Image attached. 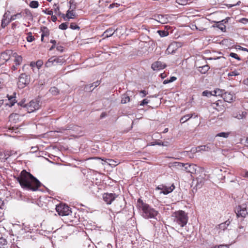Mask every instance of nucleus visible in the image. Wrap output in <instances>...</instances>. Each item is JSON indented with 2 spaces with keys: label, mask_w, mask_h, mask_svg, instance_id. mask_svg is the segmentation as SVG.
Instances as JSON below:
<instances>
[{
  "label": "nucleus",
  "mask_w": 248,
  "mask_h": 248,
  "mask_svg": "<svg viewBox=\"0 0 248 248\" xmlns=\"http://www.w3.org/2000/svg\"><path fill=\"white\" fill-rule=\"evenodd\" d=\"M16 180L22 188L32 191L37 190L41 185L38 180L25 170L21 172Z\"/></svg>",
  "instance_id": "obj_1"
},
{
  "label": "nucleus",
  "mask_w": 248,
  "mask_h": 248,
  "mask_svg": "<svg viewBox=\"0 0 248 248\" xmlns=\"http://www.w3.org/2000/svg\"><path fill=\"white\" fill-rule=\"evenodd\" d=\"M137 207L140 215L145 219H156L158 214L157 211L148 204L139 199L137 203Z\"/></svg>",
  "instance_id": "obj_2"
},
{
  "label": "nucleus",
  "mask_w": 248,
  "mask_h": 248,
  "mask_svg": "<svg viewBox=\"0 0 248 248\" xmlns=\"http://www.w3.org/2000/svg\"><path fill=\"white\" fill-rule=\"evenodd\" d=\"M174 222L181 227H184L188 222L187 214L182 210L174 212L172 215Z\"/></svg>",
  "instance_id": "obj_3"
},
{
  "label": "nucleus",
  "mask_w": 248,
  "mask_h": 248,
  "mask_svg": "<svg viewBox=\"0 0 248 248\" xmlns=\"http://www.w3.org/2000/svg\"><path fill=\"white\" fill-rule=\"evenodd\" d=\"M235 212L238 217H245L248 214V202L237 206Z\"/></svg>",
  "instance_id": "obj_4"
},
{
  "label": "nucleus",
  "mask_w": 248,
  "mask_h": 248,
  "mask_svg": "<svg viewBox=\"0 0 248 248\" xmlns=\"http://www.w3.org/2000/svg\"><path fill=\"white\" fill-rule=\"evenodd\" d=\"M40 106V101L37 99H35L31 101L29 104H26L25 107L28 113H31L38 110Z\"/></svg>",
  "instance_id": "obj_5"
},
{
  "label": "nucleus",
  "mask_w": 248,
  "mask_h": 248,
  "mask_svg": "<svg viewBox=\"0 0 248 248\" xmlns=\"http://www.w3.org/2000/svg\"><path fill=\"white\" fill-rule=\"evenodd\" d=\"M56 210L60 216H68L71 211L69 206L65 204H60L56 207Z\"/></svg>",
  "instance_id": "obj_6"
},
{
  "label": "nucleus",
  "mask_w": 248,
  "mask_h": 248,
  "mask_svg": "<svg viewBox=\"0 0 248 248\" xmlns=\"http://www.w3.org/2000/svg\"><path fill=\"white\" fill-rule=\"evenodd\" d=\"M182 46V43L175 41L172 42L168 46L165 53L167 54H173L179 48Z\"/></svg>",
  "instance_id": "obj_7"
},
{
  "label": "nucleus",
  "mask_w": 248,
  "mask_h": 248,
  "mask_svg": "<svg viewBox=\"0 0 248 248\" xmlns=\"http://www.w3.org/2000/svg\"><path fill=\"white\" fill-rule=\"evenodd\" d=\"M29 77L25 74H21L18 78V81L17 82L18 87L20 89H23L29 83Z\"/></svg>",
  "instance_id": "obj_8"
},
{
  "label": "nucleus",
  "mask_w": 248,
  "mask_h": 248,
  "mask_svg": "<svg viewBox=\"0 0 248 248\" xmlns=\"http://www.w3.org/2000/svg\"><path fill=\"white\" fill-rule=\"evenodd\" d=\"M117 196L115 193H106L103 195V200L108 204H110Z\"/></svg>",
  "instance_id": "obj_9"
},
{
  "label": "nucleus",
  "mask_w": 248,
  "mask_h": 248,
  "mask_svg": "<svg viewBox=\"0 0 248 248\" xmlns=\"http://www.w3.org/2000/svg\"><path fill=\"white\" fill-rule=\"evenodd\" d=\"M13 51L11 50H7L2 52L0 55V62H7L12 58Z\"/></svg>",
  "instance_id": "obj_10"
},
{
  "label": "nucleus",
  "mask_w": 248,
  "mask_h": 248,
  "mask_svg": "<svg viewBox=\"0 0 248 248\" xmlns=\"http://www.w3.org/2000/svg\"><path fill=\"white\" fill-rule=\"evenodd\" d=\"M183 170L191 174L195 173L198 168L194 164L184 163Z\"/></svg>",
  "instance_id": "obj_11"
},
{
  "label": "nucleus",
  "mask_w": 248,
  "mask_h": 248,
  "mask_svg": "<svg viewBox=\"0 0 248 248\" xmlns=\"http://www.w3.org/2000/svg\"><path fill=\"white\" fill-rule=\"evenodd\" d=\"M10 15V12L9 11H7V12H6L4 13V14L3 16L2 19L1 20V26L2 28H4L11 21L10 18H9Z\"/></svg>",
  "instance_id": "obj_12"
},
{
  "label": "nucleus",
  "mask_w": 248,
  "mask_h": 248,
  "mask_svg": "<svg viewBox=\"0 0 248 248\" xmlns=\"http://www.w3.org/2000/svg\"><path fill=\"white\" fill-rule=\"evenodd\" d=\"M213 148V144L211 143H208L205 145H201L197 147L195 149V151L196 152L201 151H208L212 150Z\"/></svg>",
  "instance_id": "obj_13"
},
{
  "label": "nucleus",
  "mask_w": 248,
  "mask_h": 248,
  "mask_svg": "<svg viewBox=\"0 0 248 248\" xmlns=\"http://www.w3.org/2000/svg\"><path fill=\"white\" fill-rule=\"evenodd\" d=\"M41 31L42 32L41 41L46 42V41L45 40V38L48 37L49 35V30L46 27L42 26L41 27Z\"/></svg>",
  "instance_id": "obj_14"
},
{
  "label": "nucleus",
  "mask_w": 248,
  "mask_h": 248,
  "mask_svg": "<svg viewBox=\"0 0 248 248\" xmlns=\"http://www.w3.org/2000/svg\"><path fill=\"white\" fill-rule=\"evenodd\" d=\"M226 2V5L228 7H232L236 5H239L241 1L240 0H225Z\"/></svg>",
  "instance_id": "obj_15"
},
{
  "label": "nucleus",
  "mask_w": 248,
  "mask_h": 248,
  "mask_svg": "<svg viewBox=\"0 0 248 248\" xmlns=\"http://www.w3.org/2000/svg\"><path fill=\"white\" fill-rule=\"evenodd\" d=\"M166 66V64L162 63H153L151 67L153 70L158 71L164 69Z\"/></svg>",
  "instance_id": "obj_16"
},
{
  "label": "nucleus",
  "mask_w": 248,
  "mask_h": 248,
  "mask_svg": "<svg viewBox=\"0 0 248 248\" xmlns=\"http://www.w3.org/2000/svg\"><path fill=\"white\" fill-rule=\"evenodd\" d=\"M174 188L175 186L173 185V184H172L171 186L169 187L162 186V191L160 192V193H163L165 195H167L171 192L174 190Z\"/></svg>",
  "instance_id": "obj_17"
},
{
  "label": "nucleus",
  "mask_w": 248,
  "mask_h": 248,
  "mask_svg": "<svg viewBox=\"0 0 248 248\" xmlns=\"http://www.w3.org/2000/svg\"><path fill=\"white\" fill-rule=\"evenodd\" d=\"M222 98L225 102L230 103L233 100V95L231 93L225 92Z\"/></svg>",
  "instance_id": "obj_18"
},
{
  "label": "nucleus",
  "mask_w": 248,
  "mask_h": 248,
  "mask_svg": "<svg viewBox=\"0 0 248 248\" xmlns=\"http://www.w3.org/2000/svg\"><path fill=\"white\" fill-rule=\"evenodd\" d=\"M62 17L64 19H65V17L67 18L68 19L74 18L76 17V14L74 12L73 10H72L71 11L69 10L67 11L66 15H62Z\"/></svg>",
  "instance_id": "obj_19"
},
{
  "label": "nucleus",
  "mask_w": 248,
  "mask_h": 248,
  "mask_svg": "<svg viewBox=\"0 0 248 248\" xmlns=\"http://www.w3.org/2000/svg\"><path fill=\"white\" fill-rule=\"evenodd\" d=\"M115 31V30L112 28L107 29L102 34L104 38H108L111 36Z\"/></svg>",
  "instance_id": "obj_20"
},
{
  "label": "nucleus",
  "mask_w": 248,
  "mask_h": 248,
  "mask_svg": "<svg viewBox=\"0 0 248 248\" xmlns=\"http://www.w3.org/2000/svg\"><path fill=\"white\" fill-rule=\"evenodd\" d=\"M198 70L202 74H205L209 69L210 67L208 65L205 64L202 66H200L198 68Z\"/></svg>",
  "instance_id": "obj_21"
},
{
  "label": "nucleus",
  "mask_w": 248,
  "mask_h": 248,
  "mask_svg": "<svg viewBox=\"0 0 248 248\" xmlns=\"http://www.w3.org/2000/svg\"><path fill=\"white\" fill-rule=\"evenodd\" d=\"M194 113H191V114H188L186 115H185V116L181 117V118L180 120V122L181 124H183L186 121H187L188 120H189L190 118H191Z\"/></svg>",
  "instance_id": "obj_22"
},
{
  "label": "nucleus",
  "mask_w": 248,
  "mask_h": 248,
  "mask_svg": "<svg viewBox=\"0 0 248 248\" xmlns=\"http://www.w3.org/2000/svg\"><path fill=\"white\" fill-rule=\"evenodd\" d=\"M184 163L178 162H175L171 164V167L173 168L181 170H183Z\"/></svg>",
  "instance_id": "obj_23"
},
{
  "label": "nucleus",
  "mask_w": 248,
  "mask_h": 248,
  "mask_svg": "<svg viewBox=\"0 0 248 248\" xmlns=\"http://www.w3.org/2000/svg\"><path fill=\"white\" fill-rule=\"evenodd\" d=\"M12 57L14 58V62H21L22 61V56L21 55H19L16 52H13Z\"/></svg>",
  "instance_id": "obj_24"
},
{
  "label": "nucleus",
  "mask_w": 248,
  "mask_h": 248,
  "mask_svg": "<svg viewBox=\"0 0 248 248\" xmlns=\"http://www.w3.org/2000/svg\"><path fill=\"white\" fill-rule=\"evenodd\" d=\"M213 95L215 96H220L222 97L224 93H225V90L219 89H216L213 91Z\"/></svg>",
  "instance_id": "obj_25"
},
{
  "label": "nucleus",
  "mask_w": 248,
  "mask_h": 248,
  "mask_svg": "<svg viewBox=\"0 0 248 248\" xmlns=\"http://www.w3.org/2000/svg\"><path fill=\"white\" fill-rule=\"evenodd\" d=\"M223 20L217 22V24L216 25V27L218 28L221 31H226V27L225 25H224V23H223Z\"/></svg>",
  "instance_id": "obj_26"
},
{
  "label": "nucleus",
  "mask_w": 248,
  "mask_h": 248,
  "mask_svg": "<svg viewBox=\"0 0 248 248\" xmlns=\"http://www.w3.org/2000/svg\"><path fill=\"white\" fill-rule=\"evenodd\" d=\"M16 95V93H14L12 95H7L8 99L10 101V103L11 104V106H13L16 102V99H15Z\"/></svg>",
  "instance_id": "obj_27"
},
{
  "label": "nucleus",
  "mask_w": 248,
  "mask_h": 248,
  "mask_svg": "<svg viewBox=\"0 0 248 248\" xmlns=\"http://www.w3.org/2000/svg\"><path fill=\"white\" fill-rule=\"evenodd\" d=\"M26 40L28 42H32L35 40L34 36H33L32 32H29L27 33Z\"/></svg>",
  "instance_id": "obj_28"
},
{
  "label": "nucleus",
  "mask_w": 248,
  "mask_h": 248,
  "mask_svg": "<svg viewBox=\"0 0 248 248\" xmlns=\"http://www.w3.org/2000/svg\"><path fill=\"white\" fill-rule=\"evenodd\" d=\"M49 93L53 95H56L59 93V91L57 88L53 87L50 88L49 90Z\"/></svg>",
  "instance_id": "obj_29"
},
{
  "label": "nucleus",
  "mask_w": 248,
  "mask_h": 248,
  "mask_svg": "<svg viewBox=\"0 0 248 248\" xmlns=\"http://www.w3.org/2000/svg\"><path fill=\"white\" fill-rule=\"evenodd\" d=\"M6 155L8 158L11 156L16 155H17V152L14 150H6Z\"/></svg>",
  "instance_id": "obj_30"
},
{
  "label": "nucleus",
  "mask_w": 248,
  "mask_h": 248,
  "mask_svg": "<svg viewBox=\"0 0 248 248\" xmlns=\"http://www.w3.org/2000/svg\"><path fill=\"white\" fill-rule=\"evenodd\" d=\"M230 134V132H220L216 135V137H219L227 138Z\"/></svg>",
  "instance_id": "obj_31"
},
{
  "label": "nucleus",
  "mask_w": 248,
  "mask_h": 248,
  "mask_svg": "<svg viewBox=\"0 0 248 248\" xmlns=\"http://www.w3.org/2000/svg\"><path fill=\"white\" fill-rule=\"evenodd\" d=\"M29 6L32 8H37L39 6V3L37 1L32 0L30 2Z\"/></svg>",
  "instance_id": "obj_32"
},
{
  "label": "nucleus",
  "mask_w": 248,
  "mask_h": 248,
  "mask_svg": "<svg viewBox=\"0 0 248 248\" xmlns=\"http://www.w3.org/2000/svg\"><path fill=\"white\" fill-rule=\"evenodd\" d=\"M130 101V98L129 97L125 94H124L123 95V97L122 98L121 100V103L122 104H125L128 102H129Z\"/></svg>",
  "instance_id": "obj_33"
},
{
  "label": "nucleus",
  "mask_w": 248,
  "mask_h": 248,
  "mask_svg": "<svg viewBox=\"0 0 248 248\" xmlns=\"http://www.w3.org/2000/svg\"><path fill=\"white\" fill-rule=\"evenodd\" d=\"M157 32L161 37H165L169 35L168 31L164 30H159Z\"/></svg>",
  "instance_id": "obj_34"
},
{
  "label": "nucleus",
  "mask_w": 248,
  "mask_h": 248,
  "mask_svg": "<svg viewBox=\"0 0 248 248\" xmlns=\"http://www.w3.org/2000/svg\"><path fill=\"white\" fill-rule=\"evenodd\" d=\"M21 17H22L21 13H17L16 14L12 16L10 18L12 21L16 20L17 18H20Z\"/></svg>",
  "instance_id": "obj_35"
},
{
  "label": "nucleus",
  "mask_w": 248,
  "mask_h": 248,
  "mask_svg": "<svg viewBox=\"0 0 248 248\" xmlns=\"http://www.w3.org/2000/svg\"><path fill=\"white\" fill-rule=\"evenodd\" d=\"M6 152L5 151L2 152H0V159L3 161H5L8 159V157H7V155H6Z\"/></svg>",
  "instance_id": "obj_36"
},
{
  "label": "nucleus",
  "mask_w": 248,
  "mask_h": 248,
  "mask_svg": "<svg viewBox=\"0 0 248 248\" xmlns=\"http://www.w3.org/2000/svg\"><path fill=\"white\" fill-rule=\"evenodd\" d=\"M61 60L59 58H57L56 57H54L52 58H50L47 62H61L60 61Z\"/></svg>",
  "instance_id": "obj_37"
},
{
  "label": "nucleus",
  "mask_w": 248,
  "mask_h": 248,
  "mask_svg": "<svg viewBox=\"0 0 248 248\" xmlns=\"http://www.w3.org/2000/svg\"><path fill=\"white\" fill-rule=\"evenodd\" d=\"M202 95L204 96H211V95H213V91L210 92L207 90H205L202 92Z\"/></svg>",
  "instance_id": "obj_38"
},
{
  "label": "nucleus",
  "mask_w": 248,
  "mask_h": 248,
  "mask_svg": "<svg viewBox=\"0 0 248 248\" xmlns=\"http://www.w3.org/2000/svg\"><path fill=\"white\" fill-rule=\"evenodd\" d=\"M68 28V23H63L59 25V29L64 30L67 29Z\"/></svg>",
  "instance_id": "obj_39"
},
{
  "label": "nucleus",
  "mask_w": 248,
  "mask_h": 248,
  "mask_svg": "<svg viewBox=\"0 0 248 248\" xmlns=\"http://www.w3.org/2000/svg\"><path fill=\"white\" fill-rule=\"evenodd\" d=\"M70 28L72 30H79V27H78L76 23H72L70 24Z\"/></svg>",
  "instance_id": "obj_40"
},
{
  "label": "nucleus",
  "mask_w": 248,
  "mask_h": 248,
  "mask_svg": "<svg viewBox=\"0 0 248 248\" xmlns=\"http://www.w3.org/2000/svg\"><path fill=\"white\" fill-rule=\"evenodd\" d=\"M241 175L245 178H248V171L246 170H243L241 172Z\"/></svg>",
  "instance_id": "obj_41"
},
{
  "label": "nucleus",
  "mask_w": 248,
  "mask_h": 248,
  "mask_svg": "<svg viewBox=\"0 0 248 248\" xmlns=\"http://www.w3.org/2000/svg\"><path fill=\"white\" fill-rule=\"evenodd\" d=\"M7 241L3 237H0V246H3L6 245Z\"/></svg>",
  "instance_id": "obj_42"
},
{
  "label": "nucleus",
  "mask_w": 248,
  "mask_h": 248,
  "mask_svg": "<svg viewBox=\"0 0 248 248\" xmlns=\"http://www.w3.org/2000/svg\"><path fill=\"white\" fill-rule=\"evenodd\" d=\"M230 56L231 57H232V58H234L236 59V60H237L238 61L240 60V58L238 56L237 54H236V53H231L230 54Z\"/></svg>",
  "instance_id": "obj_43"
},
{
  "label": "nucleus",
  "mask_w": 248,
  "mask_h": 248,
  "mask_svg": "<svg viewBox=\"0 0 248 248\" xmlns=\"http://www.w3.org/2000/svg\"><path fill=\"white\" fill-rule=\"evenodd\" d=\"M100 84V81H96L94 82H93V83H92V84H91L90 85V88H91L92 87H93V86H94L95 87H97L99 85V84Z\"/></svg>",
  "instance_id": "obj_44"
},
{
  "label": "nucleus",
  "mask_w": 248,
  "mask_h": 248,
  "mask_svg": "<svg viewBox=\"0 0 248 248\" xmlns=\"http://www.w3.org/2000/svg\"><path fill=\"white\" fill-rule=\"evenodd\" d=\"M226 222H227L219 224V228L221 229L224 230L226 228V225H228V224H227Z\"/></svg>",
  "instance_id": "obj_45"
},
{
  "label": "nucleus",
  "mask_w": 248,
  "mask_h": 248,
  "mask_svg": "<svg viewBox=\"0 0 248 248\" xmlns=\"http://www.w3.org/2000/svg\"><path fill=\"white\" fill-rule=\"evenodd\" d=\"M149 103V100L147 99H144L140 103V106H144Z\"/></svg>",
  "instance_id": "obj_46"
},
{
  "label": "nucleus",
  "mask_w": 248,
  "mask_h": 248,
  "mask_svg": "<svg viewBox=\"0 0 248 248\" xmlns=\"http://www.w3.org/2000/svg\"><path fill=\"white\" fill-rule=\"evenodd\" d=\"M120 6V4L118 3H113L109 5V8L111 9L114 8V7H118Z\"/></svg>",
  "instance_id": "obj_47"
},
{
  "label": "nucleus",
  "mask_w": 248,
  "mask_h": 248,
  "mask_svg": "<svg viewBox=\"0 0 248 248\" xmlns=\"http://www.w3.org/2000/svg\"><path fill=\"white\" fill-rule=\"evenodd\" d=\"M239 73L236 71H232L228 74L229 76H235L238 75Z\"/></svg>",
  "instance_id": "obj_48"
},
{
  "label": "nucleus",
  "mask_w": 248,
  "mask_h": 248,
  "mask_svg": "<svg viewBox=\"0 0 248 248\" xmlns=\"http://www.w3.org/2000/svg\"><path fill=\"white\" fill-rule=\"evenodd\" d=\"M219 106V104L218 102H215L211 104V107L215 109H217V107Z\"/></svg>",
  "instance_id": "obj_49"
},
{
  "label": "nucleus",
  "mask_w": 248,
  "mask_h": 248,
  "mask_svg": "<svg viewBox=\"0 0 248 248\" xmlns=\"http://www.w3.org/2000/svg\"><path fill=\"white\" fill-rule=\"evenodd\" d=\"M44 12L48 15H50V16H52V15L53 14V12L52 11V10H46Z\"/></svg>",
  "instance_id": "obj_50"
},
{
  "label": "nucleus",
  "mask_w": 248,
  "mask_h": 248,
  "mask_svg": "<svg viewBox=\"0 0 248 248\" xmlns=\"http://www.w3.org/2000/svg\"><path fill=\"white\" fill-rule=\"evenodd\" d=\"M217 248H229V246L227 245H220L219 246H216Z\"/></svg>",
  "instance_id": "obj_51"
},
{
  "label": "nucleus",
  "mask_w": 248,
  "mask_h": 248,
  "mask_svg": "<svg viewBox=\"0 0 248 248\" xmlns=\"http://www.w3.org/2000/svg\"><path fill=\"white\" fill-rule=\"evenodd\" d=\"M38 63H30V66L32 69L33 70H34V68L36 67L37 64Z\"/></svg>",
  "instance_id": "obj_52"
},
{
  "label": "nucleus",
  "mask_w": 248,
  "mask_h": 248,
  "mask_svg": "<svg viewBox=\"0 0 248 248\" xmlns=\"http://www.w3.org/2000/svg\"><path fill=\"white\" fill-rule=\"evenodd\" d=\"M176 2L180 4L184 5L186 3V0H176Z\"/></svg>",
  "instance_id": "obj_53"
},
{
  "label": "nucleus",
  "mask_w": 248,
  "mask_h": 248,
  "mask_svg": "<svg viewBox=\"0 0 248 248\" xmlns=\"http://www.w3.org/2000/svg\"><path fill=\"white\" fill-rule=\"evenodd\" d=\"M24 103H25V101L22 100L21 101L19 102L18 103V105L20 106H21V107H23L25 109H26V108L25 107V106L26 105H24Z\"/></svg>",
  "instance_id": "obj_54"
},
{
  "label": "nucleus",
  "mask_w": 248,
  "mask_h": 248,
  "mask_svg": "<svg viewBox=\"0 0 248 248\" xmlns=\"http://www.w3.org/2000/svg\"><path fill=\"white\" fill-rule=\"evenodd\" d=\"M57 50L62 52L63 51V47L62 46H57L56 47Z\"/></svg>",
  "instance_id": "obj_55"
},
{
  "label": "nucleus",
  "mask_w": 248,
  "mask_h": 248,
  "mask_svg": "<svg viewBox=\"0 0 248 248\" xmlns=\"http://www.w3.org/2000/svg\"><path fill=\"white\" fill-rule=\"evenodd\" d=\"M176 79H177V78L175 77H171L169 79V82H170V83L174 81L175 80H176Z\"/></svg>",
  "instance_id": "obj_56"
},
{
  "label": "nucleus",
  "mask_w": 248,
  "mask_h": 248,
  "mask_svg": "<svg viewBox=\"0 0 248 248\" xmlns=\"http://www.w3.org/2000/svg\"><path fill=\"white\" fill-rule=\"evenodd\" d=\"M51 20L53 22H56L57 21V16H56L53 15H52V16H51Z\"/></svg>",
  "instance_id": "obj_57"
},
{
  "label": "nucleus",
  "mask_w": 248,
  "mask_h": 248,
  "mask_svg": "<svg viewBox=\"0 0 248 248\" xmlns=\"http://www.w3.org/2000/svg\"><path fill=\"white\" fill-rule=\"evenodd\" d=\"M140 93L142 94L141 96L142 97L145 96L146 95V94H147L145 90L141 91L140 92Z\"/></svg>",
  "instance_id": "obj_58"
},
{
  "label": "nucleus",
  "mask_w": 248,
  "mask_h": 248,
  "mask_svg": "<svg viewBox=\"0 0 248 248\" xmlns=\"http://www.w3.org/2000/svg\"><path fill=\"white\" fill-rule=\"evenodd\" d=\"M50 42L53 44L52 47L53 48L54 47V45L56 44V41L54 40H51Z\"/></svg>",
  "instance_id": "obj_59"
},
{
  "label": "nucleus",
  "mask_w": 248,
  "mask_h": 248,
  "mask_svg": "<svg viewBox=\"0 0 248 248\" xmlns=\"http://www.w3.org/2000/svg\"><path fill=\"white\" fill-rule=\"evenodd\" d=\"M3 205V201L0 199V208L2 209Z\"/></svg>",
  "instance_id": "obj_60"
},
{
  "label": "nucleus",
  "mask_w": 248,
  "mask_h": 248,
  "mask_svg": "<svg viewBox=\"0 0 248 248\" xmlns=\"http://www.w3.org/2000/svg\"><path fill=\"white\" fill-rule=\"evenodd\" d=\"M42 64H43V63H38V64H37V65H36V68L38 69H40L41 67Z\"/></svg>",
  "instance_id": "obj_61"
},
{
  "label": "nucleus",
  "mask_w": 248,
  "mask_h": 248,
  "mask_svg": "<svg viewBox=\"0 0 248 248\" xmlns=\"http://www.w3.org/2000/svg\"><path fill=\"white\" fill-rule=\"evenodd\" d=\"M243 83L244 84L248 86V78L244 80Z\"/></svg>",
  "instance_id": "obj_62"
},
{
  "label": "nucleus",
  "mask_w": 248,
  "mask_h": 248,
  "mask_svg": "<svg viewBox=\"0 0 248 248\" xmlns=\"http://www.w3.org/2000/svg\"><path fill=\"white\" fill-rule=\"evenodd\" d=\"M106 116V114L105 112L102 113L101 114V116H100L101 118H104Z\"/></svg>",
  "instance_id": "obj_63"
},
{
  "label": "nucleus",
  "mask_w": 248,
  "mask_h": 248,
  "mask_svg": "<svg viewBox=\"0 0 248 248\" xmlns=\"http://www.w3.org/2000/svg\"><path fill=\"white\" fill-rule=\"evenodd\" d=\"M169 83H170V82H169V79H166L163 81V84H168Z\"/></svg>",
  "instance_id": "obj_64"
}]
</instances>
